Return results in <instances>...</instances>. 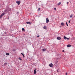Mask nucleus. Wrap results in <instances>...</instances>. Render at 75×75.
Masks as SVG:
<instances>
[{"mask_svg":"<svg viewBox=\"0 0 75 75\" xmlns=\"http://www.w3.org/2000/svg\"><path fill=\"white\" fill-rule=\"evenodd\" d=\"M5 12H6V11H9V8L7 7L6 8V9L4 10Z\"/></svg>","mask_w":75,"mask_h":75,"instance_id":"obj_1","label":"nucleus"},{"mask_svg":"<svg viewBox=\"0 0 75 75\" xmlns=\"http://www.w3.org/2000/svg\"><path fill=\"white\" fill-rule=\"evenodd\" d=\"M16 3H17V4H18V5H19V4H20V3H21V2L20 1H16Z\"/></svg>","mask_w":75,"mask_h":75,"instance_id":"obj_2","label":"nucleus"},{"mask_svg":"<svg viewBox=\"0 0 75 75\" xmlns=\"http://www.w3.org/2000/svg\"><path fill=\"white\" fill-rule=\"evenodd\" d=\"M49 67H53V64H52L51 63L49 64Z\"/></svg>","mask_w":75,"mask_h":75,"instance_id":"obj_3","label":"nucleus"},{"mask_svg":"<svg viewBox=\"0 0 75 75\" xmlns=\"http://www.w3.org/2000/svg\"><path fill=\"white\" fill-rule=\"evenodd\" d=\"M64 39H67V40H69V38H67L65 36H64Z\"/></svg>","mask_w":75,"mask_h":75,"instance_id":"obj_4","label":"nucleus"},{"mask_svg":"<svg viewBox=\"0 0 75 75\" xmlns=\"http://www.w3.org/2000/svg\"><path fill=\"white\" fill-rule=\"evenodd\" d=\"M46 23H48V22H49V19H48V18H47L46 19Z\"/></svg>","mask_w":75,"mask_h":75,"instance_id":"obj_5","label":"nucleus"},{"mask_svg":"<svg viewBox=\"0 0 75 75\" xmlns=\"http://www.w3.org/2000/svg\"><path fill=\"white\" fill-rule=\"evenodd\" d=\"M61 38V37H57V39L58 40H60Z\"/></svg>","mask_w":75,"mask_h":75,"instance_id":"obj_6","label":"nucleus"},{"mask_svg":"<svg viewBox=\"0 0 75 75\" xmlns=\"http://www.w3.org/2000/svg\"><path fill=\"white\" fill-rule=\"evenodd\" d=\"M26 23L27 24H31V22H27Z\"/></svg>","mask_w":75,"mask_h":75,"instance_id":"obj_7","label":"nucleus"},{"mask_svg":"<svg viewBox=\"0 0 75 75\" xmlns=\"http://www.w3.org/2000/svg\"><path fill=\"white\" fill-rule=\"evenodd\" d=\"M36 69L34 70V74H36L37 73V71H36Z\"/></svg>","mask_w":75,"mask_h":75,"instance_id":"obj_8","label":"nucleus"},{"mask_svg":"<svg viewBox=\"0 0 75 75\" xmlns=\"http://www.w3.org/2000/svg\"><path fill=\"white\" fill-rule=\"evenodd\" d=\"M72 47V45H67V47Z\"/></svg>","mask_w":75,"mask_h":75,"instance_id":"obj_9","label":"nucleus"},{"mask_svg":"<svg viewBox=\"0 0 75 75\" xmlns=\"http://www.w3.org/2000/svg\"><path fill=\"white\" fill-rule=\"evenodd\" d=\"M61 25H62V26H64V23H61Z\"/></svg>","mask_w":75,"mask_h":75,"instance_id":"obj_10","label":"nucleus"},{"mask_svg":"<svg viewBox=\"0 0 75 75\" xmlns=\"http://www.w3.org/2000/svg\"><path fill=\"white\" fill-rule=\"evenodd\" d=\"M5 14L4 13H3L1 15V17H2V16H4V15Z\"/></svg>","mask_w":75,"mask_h":75,"instance_id":"obj_11","label":"nucleus"},{"mask_svg":"<svg viewBox=\"0 0 75 75\" xmlns=\"http://www.w3.org/2000/svg\"><path fill=\"white\" fill-rule=\"evenodd\" d=\"M42 51H46V49H43L42 50Z\"/></svg>","mask_w":75,"mask_h":75,"instance_id":"obj_12","label":"nucleus"},{"mask_svg":"<svg viewBox=\"0 0 75 75\" xmlns=\"http://www.w3.org/2000/svg\"><path fill=\"white\" fill-rule=\"evenodd\" d=\"M43 28L45 29V30H46V29H47V27L46 26H44L43 27Z\"/></svg>","mask_w":75,"mask_h":75,"instance_id":"obj_13","label":"nucleus"},{"mask_svg":"<svg viewBox=\"0 0 75 75\" xmlns=\"http://www.w3.org/2000/svg\"><path fill=\"white\" fill-rule=\"evenodd\" d=\"M6 55H9V53H6Z\"/></svg>","mask_w":75,"mask_h":75,"instance_id":"obj_14","label":"nucleus"},{"mask_svg":"<svg viewBox=\"0 0 75 75\" xmlns=\"http://www.w3.org/2000/svg\"><path fill=\"white\" fill-rule=\"evenodd\" d=\"M72 16H73V14H71V15L70 16V18H72Z\"/></svg>","mask_w":75,"mask_h":75,"instance_id":"obj_15","label":"nucleus"},{"mask_svg":"<svg viewBox=\"0 0 75 75\" xmlns=\"http://www.w3.org/2000/svg\"><path fill=\"white\" fill-rule=\"evenodd\" d=\"M61 4V2H59L58 3V4H57V6H59V5H60Z\"/></svg>","mask_w":75,"mask_h":75,"instance_id":"obj_16","label":"nucleus"},{"mask_svg":"<svg viewBox=\"0 0 75 75\" xmlns=\"http://www.w3.org/2000/svg\"><path fill=\"white\" fill-rule=\"evenodd\" d=\"M7 63H5L4 64V66H6V65H7Z\"/></svg>","mask_w":75,"mask_h":75,"instance_id":"obj_17","label":"nucleus"},{"mask_svg":"<svg viewBox=\"0 0 75 75\" xmlns=\"http://www.w3.org/2000/svg\"><path fill=\"white\" fill-rule=\"evenodd\" d=\"M18 59H19L21 61L22 60V59H21V58H20V57H19Z\"/></svg>","mask_w":75,"mask_h":75,"instance_id":"obj_18","label":"nucleus"},{"mask_svg":"<svg viewBox=\"0 0 75 75\" xmlns=\"http://www.w3.org/2000/svg\"><path fill=\"white\" fill-rule=\"evenodd\" d=\"M22 31H25V29L24 28H22Z\"/></svg>","mask_w":75,"mask_h":75,"instance_id":"obj_19","label":"nucleus"},{"mask_svg":"<svg viewBox=\"0 0 75 75\" xmlns=\"http://www.w3.org/2000/svg\"><path fill=\"white\" fill-rule=\"evenodd\" d=\"M38 11H40V8H38Z\"/></svg>","mask_w":75,"mask_h":75,"instance_id":"obj_20","label":"nucleus"},{"mask_svg":"<svg viewBox=\"0 0 75 75\" xmlns=\"http://www.w3.org/2000/svg\"><path fill=\"white\" fill-rule=\"evenodd\" d=\"M66 23L67 26H68V23H67V22H66Z\"/></svg>","mask_w":75,"mask_h":75,"instance_id":"obj_21","label":"nucleus"},{"mask_svg":"<svg viewBox=\"0 0 75 75\" xmlns=\"http://www.w3.org/2000/svg\"><path fill=\"white\" fill-rule=\"evenodd\" d=\"M23 55V58H24V57H25V56H24V54H23V55Z\"/></svg>","mask_w":75,"mask_h":75,"instance_id":"obj_22","label":"nucleus"},{"mask_svg":"<svg viewBox=\"0 0 75 75\" xmlns=\"http://www.w3.org/2000/svg\"><path fill=\"white\" fill-rule=\"evenodd\" d=\"M59 69L57 70V72H58H58H59Z\"/></svg>","mask_w":75,"mask_h":75,"instance_id":"obj_23","label":"nucleus"},{"mask_svg":"<svg viewBox=\"0 0 75 75\" xmlns=\"http://www.w3.org/2000/svg\"><path fill=\"white\" fill-rule=\"evenodd\" d=\"M9 11H11V8H9Z\"/></svg>","mask_w":75,"mask_h":75,"instance_id":"obj_24","label":"nucleus"},{"mask_svg":"<svg viewBox=\"0 0 75 75\" xmlns=\"http://www.w3.org/2000/svg\"><path fill=\"white\" fill-rule=\"evenodd\" d=\"M62 52H65V51H64V50H62Z\"/></svg>","mask_w":75,"mask_h":75,"instance_id":"obj_25","label":"nucleus"},{"mask_svg":"<svg viewBox=\"0 0 75 75\" xmlns=\"http://www.w3.org/2000/svg\"><path fill=\"white\" fill-rule=\"evenodd\" d=\"M37 37H40V36H39V35H38L37 36Z\"/></svg>","mask_w":75,"mask_h":75,"instance_id":"obj_26","label":"nucleus"},{"mask_svg":"<svg viewBox=\"0 0 75 75\" xmlns=\"http://www.w3.org/2000/svg\"><path fill=\"white\" fill-rule=\"evenodd\" d=\"M54 10H56V8H54Z\"/></svg>","mask_w":75,"mask_h":75,"instance_id":"obj_27","label":"nucleus"},{"mask_svg":"<svg viewBox=\"0 0 75 75\" xmlns=\"http://www.w3.org/2000/svg\"><path fill=\"white\" fill-rule=\"evenodd\" d=\"M67 74H68V73H66V75H67Z\"/></svg>","mask_w":75,"mask_h":75,"instance_id":"obj_28","label":"nucleus"},{"mask_svg":"<svg viewBox=\"0 0 75 75\" xmlns=\"http://www.w3.org/2000/svg\"><path fill=\"white\" fill-rule=\"evenodd\" d=\"M21 54L22 55H23V53H21Z\"/></svg>","mask_w":75,"mask_h":75,"instance_id":"obj_29","label":"nucleus"},{"mask_svg":"<svg viewBox=\"0 0 75 75\" xmlns=\"http://www.w3.org/2000/svg\"><path fill=\"white\" fill-rule=\"evenodd\" d=\"M71 22V21H69V23H70Z\"/></svg>","mask_w":75,"mask_h":75,"instance_id":"obj_30","label":"nucleus"},{"mask_svg":"<svg viewBox=\"0 0 75 75\" xmlns=\"http://www.w3.org/2000/svg\"><path fill=\"white\" fill-rule=\"evenodd\" d=\"M69 3V2H67V4H68Z\"/></svg>","mask_w":75,"mask_h":75,"instance_id":"obj_31","label":"nucleus"},{"mask_svg":"<svg viewBox=\"0 0 75 75\" xmlns=\"http://www.w3.org/2000/svg\"><path fill=\"white\" fill-rule=\"evenodd\" d=\"M1 15L0 16V18H1Z\"/></svg>","mask_w":75,"mask_h":75,"instance_id":"obj_32","label":"nucleus"},{"mask_svg":"<svg viewBox=\"0 0 75 75\" xmlns=\"http://www.w3.org/2000/svg\"><path fill=\"white\" fill-rule=\"evenodd\" d=\"M18 13H19L18 12L17 13V14H18Z\"/></svg>","mask_w":75,"mask_h":75,"instance_id":"obj_33","label":"nucleus"},{"mask_svg":"<svg viewBox=\"0 0 75 75\" xmlns=\"http://www.w3.org/2000/svg\"><path fill=\"white\" fill-rule=\"evenodd\" d=\"M67 35H69V33H68Z\"/></svg>","mask_w":75,"mask_h":75,"instance_id":"obj_34","label":"nucleus"},{"mask_svg":"<svg viewBox=\"0 0 75 75\" xmlns=\"http://www.w3.org/2000/svg\"><path fill=\"white\" fill-rule=\"evenodd\" d=\"M8 19H9V17L8 18Z\"/></svg>","mask_w":75,"mask_h":75,"instance_id":"obj_35","label":"nucleus"}]
</instances>
